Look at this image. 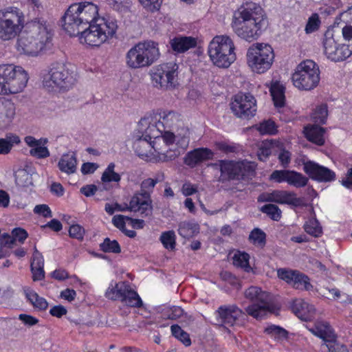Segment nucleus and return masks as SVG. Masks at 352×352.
Listing matches in <instances>:
<instances>
[{
    "instance_id": "obj_53",
    "label": "nucleus",
    "mask_w": 352,
    "mask_h": 352,
    "mask_svg": "<svg viewBox=\"0 0 352 352\" xmlns=\"http://www.w3.org/2000/svg\"><path fill=\"white\" fill-rule=\"evenodd\" d=\"M261 210L274 221H278L281 217V210L276 205L266 204L262 207Z\"/></svg>"
},
{
    "instance_id": "obj_9",
    "label": "nucleus",
    "mask_w": 352,
    "mask_h": 352,
    "mask_svg": "<svg viewBox=\"0 0 352 352\" xmlns=\"http://www.w3.org/2000/svg\"><path fill=\"white\" fill-rule=\"evenodd\" d=\"M274 61V50L267 43H254L247 50L246 63L253 73L257 74L266 73L272 67Z\"/></svg>"
},
{
    "instance_id": "obj_26",
    "label": "nucleus",
    "mask_w": 352,
    "mask_h": 352,
    "mask_svg": "<svg viewBox=\"0 0 352 352\" xmlns=\"http://www.w3.org/2000/svg\"><path fill=\"white\" fill-rule=\"evenodd\" d=\"M292 311L301 320H312L316 315L314 306L302 299L295 300L292 305Z\"/></svg>"
},
{
    "instance_id": "obj_1",
    "label": "nucleus",
    "mask_w": 352,
    "mask_h": 352,
    "mask_svg": "<svg viewBox=\"0 0 352 352\" xmlns=\"http://www.w3.org/2000/svg\"><path fill=\"white\" fill-rule=\"evenodd\" d=\"M62 26L72 36H78L80 43L100 47L116 34L118 25L110 16H100L98 6L91 1L72 4L62 17Z\"/></svg>"
},
{
    "instance_id": "obj_27",
    "label": "nucleus",
    "mask_w": 352,
    "mask_h": 352,
    "mask_svg": "<svg viewBox=\"0 0 352 352\" xmlns=\"http://www.w3.org/2000/svg\"><path fill=\"white\" fill-rule=\"evenodd\" d=\"M221 322L228 326H233L241 317L242 311L235 305L221 306L218 309Z\"/></svg>"
},
{
    "instance_id": "obj_52",
    "label": "nucleus",
    "mask_w": 352,
    "mask_h": 352,
    "mask_svg": "<svg viewBox=\"0 0 352 352\" xmlns=\"http://www.w3.org/2000/svg\"><path fill=\"white\" fill-rule=\"evenodd\" d=\"M249 239L254 245L263 246L265 243V234L260 229L255 228L251 232Z\"/></svg>"
},
{
    "instance_id": "obj_58",
    "label": "nucleus",
    "mask_w": 352,
    "mask_h": 352,
    "mask_svg": "<svg viewBox=\"0 0 352 352\" xmlns=\"http://www.w3.org/2000/svg\"><path fill=\"white\" fill-rule=\"evenodd\" d=\"M160 182L157 178H147L141 184V188L144 191L143 194L148 195L152 191L155 186Z\"/></svg>"
},
{
    "instance_id": "obj_28",
    "label": "nucleus",
    "mask_w": 352,
    "mask_h": 352,
    "mask_svg": "<svg viewBox=\"0 0 352 352\" xmlns=\"http://www.w3.org/2000/svg\"><path fill=\"white\" fill-rule=\"evenodd\" d=\"M199 40L197 37L178 36L170 40L171 49L177 53H184L195 47Z\"/></svg>"
},
{
    "instance_id": "obj_41",
    "label": "nucleus",
    "mask_w": 352,
    "mask_h": 352,
    "mask_svg": "<svg viewBox=\"0 0 352 352\" xmlns=\"http://www.w3.org/2000/svg\"><path fill=\"white\" fill-rule=\"evenodd\" d=\"M160 241L164 248L168 250H173L176 245V235L173 230L163 232L160 237Z\"/></svg>"
},
{
    "instance_id": "obj_56",
    "label": "nucleus",
    "mask_w": 352,
    "mask_h": 352,
    "mask_svg": "<svg viewBox=\"0 0 352 352\" xmlns=\"http://www.w3.org/2000/svg\"><path fill=\"white\" fill-rule=\"evenodd\" d=\"M104 210L110 215H112L116 212H124L129 210L128 205H121L116 202L107 203L104 206Z\"/></svg>"
},
{
    "instance_id": "obj_46",
    "label": "nucleus",
    "mask_w": 352,
    "mask_h": 352,
    "mask_svg": "<svg viewBox=\"0 0 352 352\" xmlns=\"http://www.w3.org/2000/svg\"><path fill=\"white\" fill-rule=\"evenodd\" d=\"M170 330L172 335L181 342H182L185 346H188L190 345L191 340L190 339L189 335L183 329H182L179 325H172Z\"/></svg>"
},
{
    "instance_id": "obj_21",
    "label": "nucleus",
    "mask_w": 352,
    "mask_h": 352,
    "mask_svg": "<svg viewBox=\"0 0 352 352\" xmlns=\"http://www.w3.org/2000/svg\"><path fill=\"white\" fill-rule=\"evenodd\" d=\"M303 169L311 179L320 182H329L335 178L333 171L312 161L305 162Z\"/></svg>"
},
{
    "instance_id": "obj_4",
    "label": "nucleus",
    "mask_w": 352,
    "mask_h": 352,
    "mask_svg": "<svg viewBox=\"0 0 352 352\" xmlns=\"http://www.w3.org/2000/svg\"><path fill=\"white\" fill-rule=\"evenodd\" d=\"M155 162L173 160L178 153L175 150L176 145L186 148L190 142V131L187 127L177 129L176 133L171 131L162 133L152 139Z\"/></svg>"
},
{
    "instance_id": "obj_35",
    "label": "nucleus",
    "mask_w": 352,
    "mask_h": 352,
    "mask_svg": "<svg viewBox=\"0 0 352 352\" xmlns=\"http://www.w3.org/2000/svg\"><path fill=\"white\" fill-rule=\"evenodd\" d=\"M23 292L27 300L32 306L39 310H45L48 307L47 300L39 296L33 289L29 287H23Z\"/></svg>"
},
{
    "instance_id": "obj_13",
    "label": "nucleus",
    "mask_w": 352,
    "mask_h": 352,
    "mask_svg": "<svg viewBox=\"0 0 352 352\" xmlns=\"http://www.w3.org/2000/svg\"><path fill=\"white\" fill-rule=\"evenodd\" d=\"M104 296L111 300H120L131 307H140L142 300L138 294L126 282L112 280L107 287Z\"/></svg>"
},
{
    "instance_id": "obj_5",
    "label": "nucleus",
    "mask_w": 352,
    "mask_h": 352,
    "mask_svg": "<svg viewBox=\"0 0 352 352\" xmlns=\"http://www.w3.org/2000/svg\"><path fill=\"white\" fill-rule=\"evenodd\" d=\"M207 54L216 67L229 68L236 60V46L234 38L225 34L214 36L208 43Z\"/></svg>"
},
{
    "instance_id": "obj_60",
    "label": "nucleus",
    "mask_w": 352,
    "mask_h": 352,
    "mask_svg": "<svg viewBox=\"0 0 352 352\" xmlns=\"http://www.w3.org/2000/svg\"><path fill=\"white\" fill-rule=\"evenodd\" d=\"M69 234L72 238L82 240L85 234V229L78 224H74L70 226Z\"/></svg>"
},
{
    "instance_id": "obj_10",
    "label": "nucleus",
    "mask_w": 352,
    "mask_h": 352,
    "mask_svg": "<svg viewBox=\"0 0 352 352\" xmlns=\"http://www.w3.org/2000/svg\"><path fill=\"white\" fill-rule=\"evenodd\" d=\"M320 69L315 62L306 60L299 63L292 75L293 85L300 91H311L320 82Z\"/></svg>"
},
{
    "instance_id": "obj_33",
    "label": "nucleus",
    "mask_w": 352,
    "mask_h": 352,
    "mask_svg": "<svg viewBox=\"0 0 352 352\" xmlns=\"http://www.w3.org/2000/svg\"><path fill=\"white\" fill-rule=\"evenodd\" d=\"M232 264L237 268L243 270L248 273L254 274V268L251 266L250 263V255L241 251H234L232 252L231 257Z\"/></svg>"
},
{
    "instance_id": "obj_29",
    "label": "nucleus",
    "mask_w": 352,
    "mask_h": 352,
    "mask_svg": "<svg viewBox=\"0 0 352 352\" xmlns=\"http://www.w3.org/2000/svg\"><path fill=\"white\" fill-rule=\"evenodd\" d=\"M213 155V152L209 148H196L186 155L184 162L186 165L194 167L200 162L212 159Z\"/></svg>"
},
{
    "instance_id": "obj_32",
    "label": "nucleus",
    "mask_w": 352,
    "mask_h": 352,
    "mask_svg": "<svg viewBox=\"0 0 352 352\" xmlns=\"http://www.w3.org/2000/svg\"><path fill=\"white\" fill-rule=\"evenodd\" d=\"M324 129L314 124H309L304 129V134L306 138L319 146L324 143Z\"/></svg>"
},
{
    "instance_id": "obj_47",
    "label": "nucleus",
    "mask_w": 352,
    "mask_h": 352,
    "mask_svg": "<svg viewBox=\"0 0 352 352\" xmlns=\"http://www.w3.org/2000/svg\"><path fill=\"white\" fill-rule=\"evenodd\" d=\"M320 26V19L316 13L312 14L307 19L305 27V32L307 34H312L318 31Z\"/></svg>"
},
{
    "instance_id": "obj_3",
    "label": "nucleus",
    "mask_w": 352,
    "mask_h": 352,
    "mask_svg": "<svg viewBox=\"0 0 352 352\" xmlns=\"http://www.w3.org/2000/svg\"><path fill=\"white\" fill-rule=\"evenodd\" d=\"M269 25L264 9L253 2L245 3L233 13L231 28L240 38L252 42L257 40Z\"/></svg>"
},
{
    "instance_id": "obj_23",
    "label": "nucleus",
    "mask_w": 352,
    "mask_h": 352,
    "mask_svg": "<svg viewBox=\"0 0 352 352\" xmlns=\"http://www.w3.org/2000/svg\"><path fill=\"white\" fill-rule=\"evenodd\" d=\"M155 112L142 118L139 122V128L142 135L151 140L162 133V127H160L158 120H155Z\"/></svg>"
},
{
    "instance_id": "obj_37",
    "label": "nucleus",
    "mask_w": 352,
    "mask_h": 352,
    "mask_svg": "<svg viewBox=\"0 0 352 352\" xmlns=\"http://www.w3.org/2000/svg\"><path fill=\"white\" fill-rule=\"evenodd\" d=\"M20 138L15 134L10 133L5 138H0V155L8 154L13 146L20 144Z\"/></svg>"
},
{
    "instance_id": "obj_24",
    "label": "nucleus",
    "mask_w": 352,
    "mask_h": 352,
    "mask_svg": "<svg viewBox=\"0 0 352 352\" xmlns=\"http://www.w3.org/2000/svg\"><path fill=\"white\" fill-rule=\"evenodd\" d=\"M307 328L312 334L324 341L325 345L333 342L336 340V334L327 321L317 320L312 327L307 326Z\"/></svg>"
},
{
    "instance_id": "obj_16",
    "label": "nucleus",
    "mask_w": 352,
    "mask_h": 352,
    "mask_svg": "<svg viewBox=\"0 0 352 352\" xmlns=\"http://www.w3.org/2000/svg\"><path fill=\"white\" fill-rule=\"evenodd\" d=\"M232 112L238 118L248 119L254 116L256 111V101L249 94L235 95L230 104Z\"/></svg>"
},
{
    "instance_id": "obj_42",
    "label": "nucleus",
    "mask_w": 352,
    "mask_h": 352,
    "mask_svg": "<svg viewBox=\"0 0 352 352\" xmlns=\"http://www.w3.org/2000/svg\"><path fill=\"white\" fill-rule=\"evenodd\" d=\"M328 116L327 106L325 104L318 105L313 111L311 120L317 123L323 124L325 122Z\"/></svg>"
},
{
    "instance_id": "obj_15",
    "label": "nucleus",
    "mask_w": 352,
    "mask_h": 352,
    "mask_svg": "<svg viewBox=\"0 0 352 352\" xmlns=\"http://www.w3.org/2000/svg\"><path fill=\"white\" fill-rule=\"evenodd\" d=\"M221 179H241L252 175L254 164L250 162L220 161Z\"/></svg>"
},
{
    "instance_id": "obj_25",
    "label": "nucleus",
    "mask_w": 352,
    "mask_h": 352,
    "mask_svg": "<svg viewBox=\"0 0 352 352\" xmlns=\"http://www.w3.org/2000/svg\"><path fill=\"white\" fill-rule=\"evenodd\" d=\"M269 88L272 100L276 109H280L285 105V91L286 86L283 81L273 79L269 83L266 84Z\"/></svg>"
},
{
    "instance_id": "obj_34",
    "label": "nucleus",
    "mask_w": 352,
    "mask_h": 352,
    "mask_svg": "<svg viewBox=\"0 0 352 352\" xmlns=\"http://www.w3.org/2000/svg\"><path fill=\"white\" fill-rule=\"evenodd\" d=\"M76 157L72 153L63 154L58 163L59 169L67 174L75 173L76 170Z\"/></svg>"
},
{
    "instance_id": "obj_40",
    "label": "nucleus",
    "mask_w": 352,
    "mask_h": 352,
    "mask_svg": "<svg viewBox=\"0 0 352 352\" xmlns=\"http://www.w3.org/2000/svg\"><path fill=\"white\" fill-rule=\"evenodd\" d=\"M308 178L302 173L295 170H289L287 184L296 188H302L305 186L308 183Z\"/></svg>"
},
{
    "instance_id": "obj_18",
    "label": "nucleus",
    "mask_w": 352,
    "mask_h": 352,
    "mask_svg": "<svg viewBox=\"0 0 352 352\" xmlns=\"http://www.w3.org/2000/svg\"><path fill=\"white\" fill-rule=\"evenodd\" d=\"M258 200L261 201H272L280 204H287L294 206H304L302 198L296 197V194L292 191L287 190H273L261 195L258 197Z\"/></svg>"
},
{
    "instance_id": "obj_36",
    "label": "nucleus",
    "mask_w": 352,
    "mask_h": 352,
    "mask_svg": "<svg viewBox=\"0 0 352 352\" xmlns=\"http://www.w3.org/2000/svg\"><path fill=\"white\" fill-rule=\"evenodd\" d=\"M280 146V142L278 140H265L259 145L258 151V157L261 161H265L272 152L277 151V148Z\"/></svg>"
},
{
    "instance_id": "obj_11",
    "label": "nucleus",
    "mask_w": 352,
    "mask_h": 352,
    "mask_svg": "<svg viewBox=\"0 0 352 352\" xmlns=\"http://www.w3.org/2000/svg\"><path fill=\"white\" fill-rule=\"evenodd\" d=\"M246 298L252 305L245 308L247 314L255 318H262L268 313L274 312V306L270 295L258 287L252 286L245 292Z\"/></svg>"
},
{
    "instance_id": "obj_7",
    "label": "nucleus",
    "mask_w": 352,
    "mask_h": 352,
    "mask_svg": "<svg viewBox=\"0 0 352 352\" xmlns=\"http://www.w3.org/2000/svg\"><path fill=\"white\" fill-rule=\"evenodd\" d=\"M160 56L159 44L153 41H140L130 48L125 55L127 67L138 69L148 67Z\"/></svg>"
},
{
    "instance_id": "obj_50",
    "label": "nucleus",
    "mask_w": 352,
    "mask_h": 352,
    "mask_svg": "<svg viewBox=\"0 0 352 352\" xmlns=\"http://www.w3.org/2000/svg\"><path fill=\"white\" fill-rule=\"evenodd\" d=\"M184 314L183 309L178 306L166 307L163 310V316L166 319L177 320Z\"/></svg>"
},
{
    "instance_id": "obj_59",
    "label": "nucleus",
    "mask_w": 352,
    "mask_h": 352,
    "mask_svg": "<svg viewBox=\"0 0 352 352\" xmlns=\"http://www.w3.org/2000/svg\"><path fill=\"white\" fill-rule=\"evenodd\" d=\"M280 151L278 154V160L283 167H287L291 160V154L288 151L283 148V144L280 142V146L277 148Z\"/></svg>"
},
{
    "instance_id": "obj_22",
    "label": "nucleus",
    "mask_w": 352,
    "mask_h": 352,
    "mask_svg": "<svg viewBox=\"0 0 352 352\" xmlns=\"http://www.w3.org/2000/svg\"><path fill=\"white\" fill-rule=\"evenodd\" d=\"M24 142L30 148V155L38 159L47 158L50 155V152L46 146L48 142L47 138L36 139L32 135H28L24 138Z\"/></svg>"
},
{
    "instance_id": "obj_55",
    "label": "nucleus",
    "mask_w": 352,
    "mask_h": 352,
    "mask_svg": "<svg viewBox=\"0 0 352 352\" xmlns=\"http://www.w3.org/2000/svg\"><path fill=\"white\" fill-rule=\"evenodd\" d=\"M289 170H276L270 176V180L276 183L287 182Z\"/></svg>"
},
{
    "instance_id": "obj_8",
    "label": "nucleus",
    "mask_w": 352,
    "mask_h": 352,
    "mask_svg": "<svg viewBox=\"0 0 352 352\" xmlns=\"http://www.w3.org/2000/svg\"><path fill=\"white\" fill-rule=\"evenodd\" d=\"M28 80V73L21 66L0 65V96H12L23 92Z\"/></svg>"
},
{
    "instance_id": "obj_43",
    "label": "nucleus",
    "mask_w": 352,
    "mask_h": 352,
    "mask_svg": "<svg viewBox=\"0 0 352 352\" xmlns=\"http://www.w3.org/2000/svg\"><path fill=\"white\" fill-rule=\"evenodd\" d=\"M304 229L307 234L315 237H318L322 234V227L315 217H311L305 222Z\"/></svg>"
},
{
    "instance_id": "obj_38",
    "label": "nucleus",
    "mask_w": 352,
    "mask_h": 352,
    "mask_svg": "<svg viewBox=\"0 0 352 352\" xmlns=\"http://www.w3.org/2000/svg\"><path fill=\"white\" fill-rule=\"evenodd\" d=\"M178 232L184 238H190L199 232V226L193 221H183L179 225Z\"/></svg>"
},
{
    "instance_id": "obj_17",
    "label": "nucleus",
    "mask_w": 352,
    "mask_h": 352,
    "mask_svg": "<svg viewBox=\"0 0 352 352\" xmlns=\"http://www.w3.org/2000/svg\"><path fill=\"white\" fill-rule=\"evenodd\" d=\"M278 277L298 289L310 290L312 285L307 276L296 270L280 268L277 270Z\"/></svg>"
},
{
    "instance_id": "obj_61",
    "label": "nucleus",
    "mask_w": 352,
    "mask_h": 352,
    "mask_svg": "<svg viewBox=\"0 0 352 352\" xmlns=\"http://www.w3.org/2000/svg\"><path fill=\"white\" fill-rule=\"evenodd\" d=\"M12 235L14 239V241H19L21 243H23L28 236V232L21 228H16L13 229L12 231Z\"/></svg>"
},
{
    "instance_id": "obj_57",
    "label": "nucleus",
    "mask_w": 352,
    "mask_h": 352,
    "mask_svg": "<svg viewBox=\"0 0 352 352\" xmlns=\"http://www.w3.org/2000/svg\"><path fill=\"white\" fill-rule=\"evenodd\" d=\"M126 223H129V217L122 215V214H117V215H115L112 218L113 225L116 228L119 229L121 232L124 230V229L126 228L125 226H126Z\"/></svg>"
},
{
    "instance_id": "obj_64",
    "label": "nucleus",
    "mask_w": 352,
    "mask_h": 352,
    "mask_svg": "<svg viewBox=\"0 0 352 352\" xmlns=\"http://www.w3.org/2000/svg\"><path fill=\"white\" fill-rule=\"evenodd\" d=\"M182 193L186 196H190L197 192V186L190 182H185L181 188Z\"/></svg>"
},
{
    "instance_id": "obj_63",
    "label": "nucleus",
    "mask_w": 352,
    "mask_h": 352,
    "mask_svg": "<svg viewBox=\"0 0 352 352\" xmlns=\"http://www.w3.org/2000/svg\"><path fill=\"white\" fill-rule=\"evenodd\" d=\"M14 242L15 241L12 236H10L8 234H3L0 239V249H2V250H3L4 248H8L11 249L13 248Z\"/></svg>"
},
{
    "instance_id": "obj_54",
    "label": "nucleus",
    "mask_w": 352,
    "mask_h": 352,
    "mask_svg": "<svg viewBox=\"0 0 352 352\" xmlns=\"http://www.w3.org/2000/svg\"><path fill=\"white\" fill-rule=\"evenodd\" d=\"M107 1L113 9L119 12L128 9L132 3V0H107Z\"/></svg>"
},
{
    "instance_id": "obj_48",
    "label": "nucleus",
    "mask_w": 352,
    "mask_h": 352,
    "mask_svg": "<svg viewBox=\"0 0 352 352\" xmlns=\"http://www.w3.org/2000/svg\"><path fill=\"white\" fill-rule=\"evenodd\" d=\"M257 130L262 135H274L277 133V127L274 121L266 120L257 126Z\"/></svg>"
},
{
    "instance_id": "obj_31",
    "label": "nucleus",
    "mask_w": 352,
    "mask_h": 352,
    "mask_svg": "<svg viewBox=\"0 0 352 352\" xmlns=\"http://www.w3.org/2000/svg\"><path fill=\"white\" fill-rule=\"evenodd\" d=\"M151 203L148 195L138 194L131 198L128 205V208L130 211H140L142 213H144L147 210H151Z\"/></svg>"
},
{
    "instance_id": "obj_20",
    "label": "nucleus",
    "mask_w": 352,
    "mask_h": 352,
    "mask_svg": "<svg viewBox=\"0 0 352 352\" xmlns=\"http://www.w3.org/2000/svg\"><path fill=\"white\" fill-rule=\"evenodd\" d=\"M155 114V120H158L162 131H171L176 133L177 129L184 127L180 122L179 115L175 112L160 110Z\"/></svg>"
},
{
    "instance_id": "obj_19",
    "label": "nucleus",
    "mask_w": 352,
    "mask_h": 352,
    "mask_svg": "<svg viewBox=\"0 0 352 352\" xmlns=\"http://www.w3.org/2000/svg\"><path fill=\"white\" fill-rule=\"evenodd\" d=\"M16 116V106L10 99L0 98V131L10 128Z\"/></svg>"
},
{
    "instance_id": "obj_30",
    "label": "nucleus",
    "mask_w": 352,
    "mask_h": 352,
    "mask_svg": "<svg viewBox=\"0 0 352 352\" xmlns=\"http://www.w3.org/2000/svg\"><path fill=\"white\" fill-rule=\"evenodd\" d=\"M137 154L148 161H154L153 141L147 137L142 135L134 144Z\"/></svg>"
},
{
    "instance_id": "obj_62",
    "label": "nucleus",
    "mask_w": 352,
    "mask_h": 352,
    "mask_svg": "<svg viewBox=\"0 0 352 352\" xmlns=\"http://www.w3.org/2000/svg\"><path fill=\"white\" fill-rule=\"evenodd\" d=\"M34 212L47 218L52 216L50 207L46 204L36 205L34 208Z\"/></svg>"
},
{
    "instance_id": "obj_39",
    "label": "nucleus",
    "mask_w": 352,
    "mask_h": 352,
    "mask_svg": "<svg viewBox=\"0 0 352 352\" xmlns=\"http://www.w3.org/2000/svg\"><path fill=\"white\" fill-rule=\"evenodd\" d=\"M116 164L111 162L103 171L101 181L103 183L114 182L118 184L121 180V175L115 170Z\"/></svg>"
},
{
    "instance_id": "obj_45",
    "label": "nucleus",
    "mask_w": 352,
    "mask_h": 352,
    "mask_svg": "<svg viewBox=\"0 0 352 352\" xmlns=\"http://www.w3.org/2000/svg\"><path fill=\"white\" fill-rule=\"evenodd\" d=\"M265 332L275 340H283L287 338V332L285 329L274 324L267 326Z\"/></svg>"
},
{
    "instance_id": "obj_14",
    "label": "nucleus",
    "mask_w": 352,
    "mask_h": 352,
    "mask_svg": "<svg viewBox=\"0 0 352 352\" xmlns=\"http://www.w3.org/2000/svg\"><path fill=\"white\" fill-rule=\"evenodd\" d=\"M322 50L327 58L334 62L344 60L352 54V47L350 45L338 43L332 29L327 30L324 33Z\"/></svg>"
},
{
    "instance_id": "obj_2",
    "label": "nucleus",
    "mask_w": 352,
    "mask_h": 352,
    "mask_svg": "<svg viewBox=\"0 0 352 352\" xmlns=\"http://www.w3.org/2000/svg\"><path fill=\"white\" fill-rule=\"evenodd\" d=\"M25 24L23 11L14 6L0 9V40L10 41L17 37L15 49L19 54L35 57L46 47L51 38L50 30L44 21Z\"/></svg>"
},
{
    "instance_id": "obj_6",
    "label": "nucleus",
    "mask_w": 352,
    "mask_h": 352,
    "mask_svg": "<svg viewBox=\"0 0 352 352\" xmlns=\"http://www.w3.org/2000/svg\"><path fill=\"white\" fill-rule=\"evenodd\" d=\"M74 67L63 61L51 64L43 76V85L48 91L57 92L70 89L76 82Z\"/></svg>"
},
{
    "instance_id": "obj_51",
    "label": "nucleus",
    "mask_w": 352,
    "mask_h": 352,
    "mask_svg": "<svg viewBox=\"0 0 352 352\" xmlns=\"http://www.w3.org/2000/svg\"><path fill=\"white\" fill-rule=\"evenodd\" d=\"M142 8L148 12H155L159 11L163 0H138Z\"/></svg>"
},
{
    "instance_id": "obj_44",
    "label": "nucleus",
    "mask_w": 352,
    "mask_h": 352,
    "mask_svg": "<svg viewBox=\"0 0 352 352\" xmlns=\"http://www.w3.org/2000/svg\"><path fill=\"white\" fill-rule=\"evenodd\" d=\"M15 182L20 187H28L32 184V178L26 170L19 169L15 173Z\"/></svg>"
},
{
    "instance_id": "obj_49",
    "label": "nucleus",
    "mask_w": 352,
    "mask_h": 352,
    "mask_svg": "<svg viewBox=\"0 0 352 352\" xmlns=\"http://www.w3.org/2000/svg\"><path fill=\"white\" fill-rule=\"evenodd\" d=\"M100 248L105 252L120 253L121 251L120 246L116 240H111L106 238L100 244Z\"/></svg>"
},
{
    "instance_id": "obj_12",
    "label": "nucleus",
    "mask_w": 352,
    "mask_h": 352,
    "mask_svg": "<svg viewBox=\"0 0 352 352\" xmlns=\"http://www.w3.org/2000/svg\"><path fill=\"white\" fill-rule=\"evenodd\" d=\"M179 66L174 62L164 63L153 67L150 72L154 87L162 90H170L177 85Z\"/></svg>"
}]
</instances>
